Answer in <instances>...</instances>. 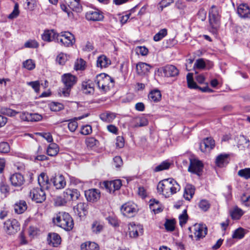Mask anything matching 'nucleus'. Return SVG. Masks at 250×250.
I'll use <instances>...</instances> for the list:
<instances>
[{
    "mask_svg": "<svg viewBox=\"0 0 250 250\" xmlns=\"http://www.w3.org/2000/svg\"><path fill=\"white\" fill-rule=\"evenodd\" d=\"M237 13L242 18H248L250 16V9L247 4H241L237 8Z\"/></svg>",
    "mask_w": 250,
    "mask_h": 250,
    "instance_id": "nucleus-22",
    "label": "nucleus"
},
{
    "mask_svg": "<svg viewBox=\"0 0 250 250\" xmlns=\"http://www.w3.org/2000/svg\"><path fill=\"white\" fill-rule=\"evenodd\" d=\"M230 214L232 219L238 220L244 214V211L237 207H235L230 210Z\"/></svg>",
    "mask_w": 250,
    "mask_h": 250,
    "instance_id": "nucleus-32",
    "label": "nucleus"
},
{
    "mask_svg": "<svg viewBox=\"0 0 250 250\" xmlns=\"http://www.w3.org/2000/svg\"><path fill=\"white\" fill-rule=\"evenodd\" d=\"M249 140L244 135H240L238 137L237 144L238 147L240 146H245L248 145Z\"/></svg>",
    "mask_w": 250,
    "mask_h": 250,
    "instance_id": "nucleus-49",
    "label": "nucleus"
},
{
    "mask_svg": "<svg viewBox=\"0 0 250 250\" xmlns=\"http://www.w3.org/2000/svg\"><path fill=\"white\" fill-rule=\"evenodd\" d=\"M67 60V55L64 53H61L57 56L56 62L61 65H63Z\"/></svg>",
    "mask_w": 250,
    "mask_h": 250,
    "instance_id": "nucleus-52",
    "label": "nucleus"
},
{
    "mask_svg": "<svg viewBox=\"0 0 250 250\" xmlns=\"http://www.w3.org/2000/svg\"><path fill=\"white\" fill-rule=\"evenodd\" d=\"M194 192V187L190 184H187L185 187L183 196L186 200L189 201L193 197Z\"/></svg>",
    "mask_w": 250,
    "mask_h": 250,
    "instance_id": "nucleus-26",
    "label": "nucleus"
},
{
    "mask_svg": "<svg viewBox=\"0 0 250 250\" xmlns=\"http://www.w3.org/2000/svg\"><path fill=\"white\" fill-rule=\"evenodd\" d=\"M68 7L73 11L80 12L82 10V7L80 3V0H70Z\"/></svg>",
    "mask_w": 250,
    "mask_h": 250,
    "instance_id": "nucleus-33",
    "label": "nucleus"
},
{
    "mask_svg": "<svg viewBox=\"0 0 250 250\" xmlns=\"http://www.w3.org/2000/svg\"><path fill=\"white\" fill-rule=\"evenodd\" d=\"M167 34V29L164 28L161 29L157 33H156L153 37V40L155 42H159L163 39Z\"/></svg>",
    "mask_w": 250,
    "mask_h": 250,
    "instance_id": "nucleus-39",
    "label": "nucleus"
},
{
    "mask_svg": "<svg viewBox=\"0 0 250 250\" xmlns=\"http://www.w3.org/2000/svg\"><path fill=\"white\" fill-rule=\"evenodd\" d=\"M198 206L201 209L206 211L210 208V204L208 200L203 199L199 202Z\"/></svg>",
    "mask_w": 250,
    "mask_h": 250,
    "instance_id": "nucleus-46",
    "label": "nucleus"
},
{
    "mask_svg": "<svg viewBox=\"0 0 250 250\" xmlns=\"http://www.w3.org/2000/svg\"><path fill=\"white\" fill-rule=\"evenodd\" d=\"M143 230V227L140 225H135L133 223L128 225L129 235L132 238H136L139 235H142Z\"/></svg>",
    "mask_w": 250,
    "mask_h": 250,
    "instance_id": "nucleus-14",
    "label": "nucleus"
},
{
    "mask_svg": "<svg viewBox=\"0 0 250 250\" xmlns=\"http://www.w3.org/2000/svg\"><path fill=\"white\" fill-rule=\"evenodd\" d=\"M27 84L30 86L34 90L36 93H38L40 91V83L39 81H33L27 82Z\"/></svg>",
    "mask_w": 250,
    "mask_h": 250,
    "instance_id": "nucleus-60",
    "label": "nucleus"
},
{
    "mask_svg": "<svg viewBox=\"0 0 250 250\" xmlns=\"http://www.w3.org/2000/svg\"><path fill=\"white\" fill-rule=\"evenodd\" d=\"M162 70L164 75L167 77L177 76L179 73L177 67L173 65H167L163 67Z\"/></svg>",
    "mask_w": 250,
    "mask_h": 250,
    "instance_id": "nucleus-18",
    "label": "nucleus"
},
{
    "mask_svg": "<svg viewBox=\"0 0 250 250\" xmlns=\"http://www.w3.org/2000/svg\"><path fill=\"white\" fill-rule=\"evenodd\" d=\"M101 193L98 189H90L85 191V196L87 201L94 203L98 201L100 198Z\"/></svg>",
    "mask_w": 250,
    "mask_h": 250,
    "instance_id": "nucleus-13",
    "label": "nucleus"
},
{
    "mask_svg": "<svg viewBox=\"0 0 250 250\" xmlns=\"http://www.w3.org/2000/svg\"><path fill=\"white\" fill-rule=\"evenodd\" d=\"M85 17L88 21H97L102 20L104 16L100 11L98 9H92L86 13Z\"/></svg>",
    "mask_w": 250,
    "mask_h": 250,
    "instance_id": "nucleus-17",
    "label": "nucleus"
},
{
    "mask_svg": "<svg viewBox=\"0 0 250 250\" xmlns=\"http://www.w3.org/2000/svg\"><path fill=\"white\" fill-rule=\"evenodd\" d=\"M150 66L147 63L140 62L136 64V71L138 74L140 75L145 74L147 73Z\"/></svg>",
    "mask_w": 250,
    "mask_h": 250,
    "instance_id": "nucleus-31",
    "label": "nucleus"
},
{
    "mask_svg": "<svg viewBox=\"0 0 250 250\" xmlns=\"http://www.w3.org/2000/svg\"><path fill=\"white\" fill-rule=\"evenodd\" d=\"M40 229L35 226H31L29 228L28 233L29 235L32 237H34L40 233Z\"/></svg>",
    "mask_w": 250,
    "mask_h": 250,
    "instance_id": "nucleus-51",
    "label": "nucleus"
},
{
    "mask_svg": "<svg viewBox=\"0 0 250 250\" xmlns=\"http://www.w3.org/2000/svg\"><path fill=\"white\" fill-rule=\"evenodd\" d=\"M58 34L56 33L54 30H46L42 35V40L47 42L55 41L57 42V38Z\"/></svg>",
    "mask_w": 250,
    "mask_h": 250,
    "instance_id": "nucleus-19",
    "label": "nucleus"
},
{
    "mask_svg": "<svg viewBox=\"0 0 250 250\" xmlns=\"http://www.w3.org/2000/svg\"><path fill=\"white\" fill-rule=\"evenodd\" d=\"M53 185L57 189L63 188L66 185L64 178L62 175L55 176L53 179Z\"/></svg>",
    "mask_w": 250,
    "mask_h": 250,
    "instance_id": "nucleus-28",
    "label": "nucleus"
},
{
    "mask_svg": "<svg viewBox=\"0 0 250 250\" xmlns=\"http://www.w3.org/2000/svg\"><path fill=\"white\" fill-rule=\"evenodd\" d=\"M10 146L6 142H1L0 143V152L6 153L9 151Z\"/></svg>",
    "mask_w": 250,
    "mask_h": 250,
    "instance_id": "nucleus-61",
    "label": "nucleus"
},
{
    "mask_svg": "<svg viewBox=\"0 0 250 250\" xmlns=\"http://www.w3.org/2000/svg\"><path fill=\"white\" fill-rule=\"evenodd\" d=\"M62 80L65 87L60 90V94L61 96L67 97L71 89L76 83L77 78L70 73H66L62 75Z\"/></svg>",
    "mask_w": 250,
    "mask_h": 250,
    "instance_id": "nucleus-3",
    "label": "nucleus"
},
{
    "mask_svg": "<svg viewBox=\"0 0 250 250\" xmlns=\"http://www.w3.org/2000/svg\"><path fill=\"white\" fill-rule=\"evenodd\" d=\"M111 185H112L113 187V192H114L116 190L120 189L122 185V181L120 179L110 181V186Z\"/></svg>",
    "mask_w": 250,
    "mask_h": 250,
    "instance_id": "nucleus-56",
    "label": "nucleus"
},
{
    "mask_svg": "<svg viewBox=\"0 0 250 250\" xmlns=\"http://www.w3.org/2000/svg\"><path fill=\"white\" fill-rule=\"evenodd\" d=\"M148 98L151 102H157L161 99V94L159 90L151 91L148 95Z\"/></svg>",
    "mask_w": 250,
    "mask_h": 250,
    "instance_id": "nucleus-34",
    "label": "nucleus"
},
{
    "mask_svg": "<svg viewBox=\"0 0 250 250\" xmlns=\"http://www.w3.org/2000/svg\"><path fill=\"white\" fill-rule=\"evenodd\" d=\"M92 127L90 125H85L83 126L81 129V133L84 135H89L92 133Z\"/></svg>",
    "mask_w": 250,
    "mask_h": 250,
    "instance_id": "nucleus-53",
    "label": "nucleus"
},
{
    "mask_svg": "<svg viewBox=\"0 0 250 250\" xmlns=\"http://www.w3.org/2000/svg\"><path fill=\"white\" fill-rule=\"evenodd\" d=\"M1 112L3 114L7 115L10 117H13L17 115L19 112L16 111L8 107H2L1 108Z\"/></svg>",
    "mask_w": 250,
    "mask_h": 250,
    "instance_id": "nucleus-41",
    "label": "nucleus"
},
{
    "mask_svg": "<svg viewBox=\"0 0 250 250\" xmlns=\"http://www.w3.org/2000/svg\"><path fill=\"white\" fill-rule=\"evenodd\" d=\"M241 201L245 206H250V195L244 194L241 196Z\"/></svg>",
    "mask_w": 250,
    "mask_h": 250,
    "instance_id": "nucleus-64",
    "label": "nucleus"
},
{
    "mask_svg": "<svg viewBox=\"0 0 250 250\" xmlns=\"http://www.w3.org/2000/svg\"><path fill=\"white\" fill-rule=\"evenodd\" d=\"M136 51L142 56H146L148 54V50L145 46H138L136 48Z\"/></svg>",
    "mask_w": 250,
    "mask_h": 250,
    "instance_id": "nucleus-62",
    "label": "nucleus"
},
{
    "mask_svg": "<svg viewBox=\"0 0 250 250\" xmlns=\"http://www.w3.org/2000/svg\"><path fill=\"white\" fill-rule=\"evenodd\" d=\"M81 250H99V245L94 242L87 241L81 245Z\"/></svg>",
    "mask_w": 250,
    "mask_h": 250,
    "instance_id": "nucleus-30",
    "label": "nucleus"
},
{
    "mask_svg": "<svg viewBox=\"0 0 250 250\" xmlns=\"http://www.w3.org/2000/svg\"><path fill=\"white\" fill-rule=\"evenodd\" d=\"M108 64V60L106 56L101 55L98 58L97 66L100 68L106 67Z\"/></svg>",
    "mask_w": 250,
    "mask_h": 250,
    "instance_id": "nucleus-35",
    "label": "nucleus"
},
{
    "mask_svg": "<svg viewBox=\"0 0 250 250\" xmlns=\"http://www.w3.org/2000/svg\"><path fill=\"white\" fill-rule=\"evenodd\" d=\"M229 155L226 154H221L218 155L216 159V164L219 167H223L229 163Z\"/></svg>",
    "mask_w": 250,
    "mask_h": 250,
    "instance_id": "nucleus-29",
    "label": "nucleus"
},
{
    "mask_svg": "<svg viewBox=\"0 0 250 250\" xmlns=\"http://www.w3.org/2000/svg\"><path fill=\"white\" fill-rule=\"evenodd\" d=\"M215 146V141L211 138L208 137L204 139L200 144V149L203 152L210 151Z\"/></svg>",
    "mask_w": 250,
    "mask_h": 250,
    "instance_id": "nucleus-15",
    "label": "nucleus"
},
{
    "mask_svg": "<svg viewBox=\"0 0 250 250\" xmlns=\"http://www.w3.org/2000/svg\"><path fill=\"white\" fill-rule=\"evenodd\" d=\"M206 64L203 59H197L194 64L193 67L199 69H204L206 67Z\"/></svg>",
    "mask_w": 250,
    "mask_h": 250,
    "instance_id": "nucleus-48",
    "label": "nucleus"
},
{
    "mask_svg": "<svg viewBox=\"0 0 250 250\" xmlns=\"http://www.w3.org/2000/svg\"><path fill=\"white\" fill-rule=\"evenodd\" d=\"M85 66V62L83 59L77 60L75 62L74 68L76 70H83Z\"/></svg>",
    "mask_w": 250,
    "mask_h": 250,
    "instance_id": "nucleus-54",
    "label": "nucleus"
},
{
    "mask_svg": "<svg viewBox=\"0 0 250 250\" xmlns=\"http://www.w3.org/2000/svg\"><path fill=\"white\" fill-rule=\"evenodd\" d=\"M86 146L90 148H93L99 145V141L93 137H89L85 140Z\"/></svg>",
    "mask_w": 250,
    "mask_h": 250,
    "instance_id": "nucleus-38",
    "label": "nucleus"
},
{
    "mask_svg": "<svg viewBox=\"0 0 250 250\" xmlns=\"http://www.w3.org/2000/svg\"><path fill=\"white\" fill-rule=\"evenodd\" d=\"M59 150L60 148L59 146L55 143H52L47 146L46 153L50 156H55L59 153Z\"/></svg>",
    "mask_w": 250,
    "mask_h": 250,
    "instance_id": "nucleus-24",
    "label": "nucleus"
},
{
    "mask_svg": "<svg viewBox=\"0 0 250 250\" xmlns=\"http://www.w3.org/2000/svg\"><path fill=\"white\" fill-rule=\"evenodd\" d=\"M175 222L174 220L167 219L165 223V227L167 231H172L175 229Z\"/></svg>",
    "mask_w": 250,
    "mask_h": 250,
    "instance_id": "nucleus-44",
    "label": "nucleus"
},
{
    "mask_svg": "<svg viewBox=\"0 0 250 250\" xmlns=\"http://www.w3.org/2000/svg\"><path fill=\"white\" fill-rule=\"evenodd\" d=\"M80 196V192L76 189L67 188L63 192V197L67 202L77 200Z\"/></svg>",
    "mask_w": 250,
    "mask_h": 250,
    "instance_id": "nucleus-16",
    "label": "nucleus"
},
{
    "mask_svg": "<svg viewBox=\"0 0 250 250\" xmlns=\"http://www.w3.org/2000/svg\"><path fill=\"white\" fill-rule=\"evenodd\" d=\"M115 145L116 147L118 148H123L124 146L125 141L122 136H118L116 137Z\"/></svg>",
    "mask_w": 250,
    "mask_h": 250,
    "instance_id": "nucleus-59",
    "label": "nucleus"
},
{
    "mask_svg": "<svg viewBox=\"0 0 250 250\" xmlns=\"http://www.w3.org/2000/svg\"><path fill=\"white\" fill-rule=\"evenodd\" d=\"M88 116V114H85L84 115L79 116L78 117L75 118L74 119H72L69 121V123L68 124V128L69 130L71 132H74L78 127V123L77 120H82L84 117H86Z\"/></svg>",
    "mask_w": 250,
    "mask_h": 250,
    "instance_id": "nucleus-27",
    "label": "nucleus"
},
{
    "mask_svg": "<svg viewBox=\"0 0 250 250\" xmlns=\"http://www.w3.org/2000/svg\"><path fill=\"white\" fill-rule=\"evenodd\" d=\"M38 183L40 188L47 189L49 188V180L47 175L44 173H42L38 177Z\"/></svg>",
    "mask_w": 250,
    "mask_h": 250,
    "instance_id": "nucleus-23",
    "label": "nucleus"
},
{
    "mask_svg": "<svg viewBox=\"0 0 250 250\" xmlns=\"http://www.w3.org/2000/svg\"><path fill=\"white\" fill-rule=\"evenodd\" d=\"M14 208L16 213L21 214L27 209L26 203L23 200H20L15 204Z\"/></svg>",
    "mask_w": 250,
    "mask_h": 250,
    "instance_id": "nucleus-25",
    "label": "nucleus"
},
{
    "mask_svg": "<svg viewBox=\"0 0 250 250\" xmlns=\"http://www.w3.org/2000/svg\"><path fill=\"white\" fill-rule=\"evenodd\" d=\"M57 42L60 43L65 46H72L75 42L74 36L69 32H62L58 34L57 38Z\"/></svg>",
    "mask_w": 250,
    "mask_h": 250,
    "instance_id": "nucleus-7",
    "label": "nucleus"
},
{
    "mask_svg": "<svg viewBox=\"0 0 250 250\" xmlns=\"http://www.w3.org/2000/svg\"><path fill=\"white\" fill-rule=\"evenodd\" d=\"M150 208L155 213H158L163 210L161 207L159 205L158 201H154V203H150Z\"/></svg>",
    "mask_w": 250,
    "mask_h": 250,
    "instance_id": "nucleus-47",
    "label": "nucleus"
},
{
    "mask_svg": "<svg viewBox=\"0 0 250 250\" xmlns=\"http://www.w3.org/2000/svg\"><path fill=\"white\" fill-rule=\"evenodd\" d=\"M158 192L165 197H169L180 190V186L172 178H168L160 181L157 185Z\"/></svg>",
    "mask_w": 250,
    "mask_h": 250,
    "instance_id": "nucleus-1",
    "label": "nucleus"
},
{
    "mask_svg": "<svg viewBox=\"0 0 250 250\" xmlns=\"http://www.w3.org/2000/svg\"><path fill=\"white\" fill-rule=\"evenodd\" d=\"M209 25L212 28V32H215L220 24V9L215 6H211L208 12Z\"/></svg>",
    "mask_w": 250,
    "mask_h": 250,
    "instance_id": "nucleus-4",
    "label": "nucleus"
},
{
    "mask_svg": "<svg viewBox=\"0 0 250 250\" xmlns=\"http://www.w3.org/2000/svg\"><path fill=\"white\" fill-rule=\"evenodd\" d=\"M148 124V121L146 118H141L137 119L135 127H141L147 125Z\"/></svg>",
    "mask_w": 250,
    "mask_h": 250,
    "instance_id": "nucleus-55",
    "label": "nucleus"
},
{
    "mask_svg": "<svg viewBox=\"0 0 250 250\" xmlns=\"http://www.w3.org/2000/svg\"><path fill=\"white\" fill-rule=\"evenodd\" d=\"M238 175L245 179H250V168H245L239 170L238 172Z\"/></svg>",
    "mask_w": 250,
    "mask_h": 250,
    "instance_id": "nucleus-43",
    "label": "nucleus"
},
{
    "mask_svg": "<svg viewBox=\"0 0 250 250\" xmlns=\"http://www.w3.org/2000/svg\"><path fill=\"white\" fill-rule=\"evenodd\" d=\"M10 181L12 186L20 187L24 184V179L22 175L16 173L11 176Z\"/></svg>",
    "mask_w": 250,
    "mask_h": 250,
    "instance_id": "nucleus-20",
    "label": "nucleus"
},
{
    "mask_svg": "<svg viewBox=\"0 0 250 250\" xmlns=\"http://www.w3.org/2000/svg\"><path fill=\"white\" fill-rule=\"evenodd\" d=\"M170 166V163L167 161H164L159 165L153 168L154 172H159L163 170L167 169Z\"/></svg>",
    "mask_w": 250,
    "mask_h": 250,
    "instance_id": "nucleus-37",
    "label": "nucleus"
},
{
    "mask_svg": "<svg viewBox=\"0 0 250 250\" xmlns=\"http://www.w3.org/2000/svg\"><path fill=\"white\" fill-rule=\"evenodd\" d=\"M189 230L194 234L196 240L205 237L207 233V228L203 225L196 224L191 227L189 228Z\"/></svg>",
    "mask_w": 250,
    "mask_h": 250,
    "instance_id": "nucleus-11",
    "label": "nucleus"
},
{
    "mask_svg": "<svg viewBox=\"0 0 250 250\" xmlns=\"http://www.w3.org/2000/svg\"><path fill=\"white\" fill-rule=\"evenodd\" d=\"M187 83L188 88L190 89H197L198 86L193 79V74L189 73L187 76Z\"/></svg>",
    "mask_w": 250,
    "mask_h": 250,
    "instance_id": "nucleus-36",
    "label": "nucleus"
},
{
    "mask_svg": "<svg viewBox=\"0 0 250 250\" xmlns=\"http://www.w3.org/2000/svg\"><path fill=\"white\" fill-rule=\"evenodd\" d=\"M3 229L5 232L9 235L16 233L20 229V224L15 219L7 220L3 224Z\"/></svg>",
    "mask_w": 250,
    "mask_h": 250,
    "instance_id": "nucleus-6",
    "label": "nucleus"
},
{
    "mask_svg": "<svg viewBox=\"0 0 250 250\" xmlns=\"http://www.w3.org/2000/svg\"><path fill=\"white\" fill-rule=\"evenodd\" d=\"M47 240L50 245L56 247L61 243V237L56 233H52L48 234Z\"/></svg>",
    "mask_w": 250,
    "mask_h": 250,
    "instance_id": "nucleus-21",
    "label": "nucleus"
},
{
    "mask_svg": "<svg viewBox=\"0 0 250 250\" xmlns=\"http://www.w3.org/2000/svg\"><path fill=\"white\" fill-rule=\"evenodd\" d=\"M38 42L35 40H30L26 42L24 46L26 48H37L39 46Z\"/></svg>",
    "mask_w": 250,
    "mask_h": 250,
    "instance_id": "nucleus-58",
    "label": "nucleus"
},
{
    "mask_svg": "<svg viewBox=\"0 0 250 250\" xmlns=\"http://www.w3.org/2000/svg\"><path fill=\"white\" fill-rule=\"evenodd\" d=\"M81 90L86 95H92L94 92V84L90 80H85L82 82Z\"/></svg>",
    "mask_w": 250,
    "mask_h": 250,
    "instance_id": "nucleus-12",
    "label": "nucleus"
},
{
    "mask_svg": "<svg viewBox=\"0 0 250 250\" xmlns=\"http://www.w3.org/2000/svg\"><path fill=\"white\" fill-rule=\"evenodd\" d=\"M50 110L52 111H59L63 108L62 104L58 102H52L49 104Z\"/></svg>",
    "mask_w": 250,
    "mask_h": 250,
    "instance_id": "nucleus-42",
    "label": "nucleus"
},
{
    "mask_svg": "<svg viewBox=\"0 0 250 250\" xmlns=\"http://www.w3.org/2000/svg\"><path fill=\"white\" fill-rule=\"evenodd\" d=\"M120 209L122 214L127 217L134 216L138 211L137 206L132 202L125 203L121 206Z\"/></svg>",
    "mask_w": 250,
    "mask_h": 250,
    "instance_id": "nucleus-8",
    "label": "nucleus"
},
{
    "mask_svg": "<svg viewBox=\"0 0 250 250\" xmlns=\"http://www.w3.org/2000/svg\"><path fill=\"white\" fill-rule=\"evenodd\" d=\"M95 82L102 93H105L109 89V76L108 75L101 73L97 75Z\"/></svg>",
    "mask_w": 250,
    "mask_h": 250,
    "instance_id": "nucleus-5",
    "label": "nucleus"
},
{
    "mask_svg": "<svg viewBox=\"0 0 250 250\" xmlns=\"http://www.w3.org/2000/svg\"><path fill=\"white\" fill-rule=\"evenodd\" d=\"M53 222L58 226L69 231L74 226L73 221L70 215L65 212H59L53 218Z\"/></svg>",
    "mask_w": 250,
    "mask_h": 250,
    "instance_id": "nucleus-2",
    "label": "nucleus"
},
{
    "mask_svg": "<svg viewBox=\"0 0 250 250\" xmlns=\"http://www.w3.org/2000/svg\"><path fill=\"white\" fill-rule=\"evenodd\" d=\"M113 165L117 168H119L121 167L123 165V161L121 157L116 156L113 158Z\"/></svg>",
    "mask_w": 250,
    "mask_h": 250,
    "instance_id": "nucleus-63",
    "label": "nucleus"
},
{
    "mask_svg": "<svg viewBox=\"0 0 250 250\" xmlns=\"http://www.w3.org/2000/svg\"><path fill=\"white\" fill-rule=\"evenodd\" d=\"M189 161L190 164L188 168V171L200 175L204 167L202 162L195 157L190 158Z\"/></svg>",
    "mask_w": 250,
    "mask_h": 250,
    "instance_id": "nucleus-10",
    "label": "nucleus"
},
{
    "mask_svg": "<svg viewBox=\"0 0 250 250\" xmlns=\"http://www.w3.org/2000/svg\"><path fill=\"white\" fill-rule=\"evenodd\" d=\"M73 210L76 214L81 216L82 213L85 210V204L83 203H79L77 206L74 207Z\"/></svg>",
    "mask_w": 250,
    "mask_h": 250,
    "instance_id": "nucleus-40",
    "label": "nucleus"
},
{
    "mask_svg": "<svg viewBox=\"0 0 250 250\" xmlns=\"http://www.w3.org/2000/svg\"><path fill=\"white\" fill-rule=\"evenodd\" d=\"M23 66L29 70H31L35 68V63L32 60L28 59L23 62Z\"/></svg>",
    "mask_w": 250,
    "mask_h": 250,
    "instance_id": "nucleus-45",
    "label": "nucleus"
},
{
    "mask_svg": "<svg viewBox=\"0 0 250 250\" xmlns=\"http://www.w3.org/2000/svg\"><path fill=\"white\" fill-rule=\"evenodd\" d=\"M103 226L99 222H94L92 226L93 232L97 233L100 232L103 229Z\"/></svg>",
    "mask_w": 250,
    "mask_h": 250,
    "instance_id": "nucleus-57",
    "label": "nucleus"
},
{
    "mask_svg": "<svg viewBox=\"0 0 250 250\" xmlns=\"http://www.w3.org/2000/svg\"><path fill=\"white\" fill-rule=\"evenodd\" d=\"M244 229L240 228L234 231L232 237L234 238L241 239L244 236Z\"/></svg>",
    "mask_w": 250,
    "mask_h": 250,
    "instance_id": "nucleus-50",
    "label": "nucleus"
},
{
    "mask_svg": "<svg viewBox=\"0 0 250 250\" xmlns=\"http://www.w3.org/2000/svg\"><path fill=\"white\" fill-rule=\"evenodd\" d=\"M44 189L41 188H34L30 190L29 197L36 203H42L46 199Z\"/></svg>",
    "mask_w": 250,
    "mask_h": 250,
    "instance_id": "nucleus-9",
    "label": "nucleus"
}]
</instances>
